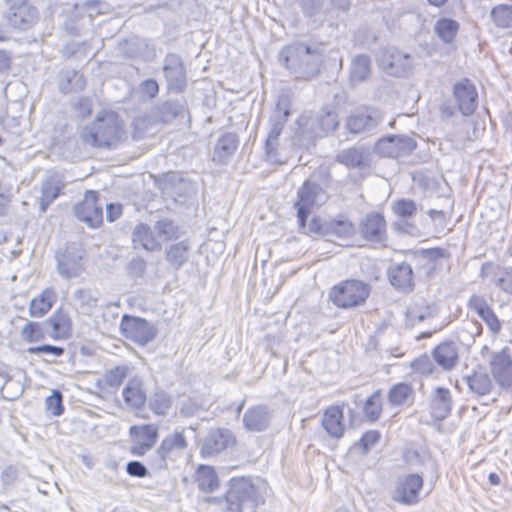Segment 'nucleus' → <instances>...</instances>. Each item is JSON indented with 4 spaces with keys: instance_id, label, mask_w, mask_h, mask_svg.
Returning <instances> with one entry per match:
<instances>
[{
    "instance_id": "f257e3e1",
    "label": "nucleus",
    "mask_w": 512,
    "mask_h": 512,
    "mask_svg": "<svg viewBox=\"0 0 512 512\" xmlns=\"http://www.w3.org/2000/svg\"><path fill=\"white\" fill-rule=\"evenodd\" d=\"M325 57L322 45L293 41L280 50L278 58L280 64L296 80L309 81L319 75Z\"/></svg>"
},
{
    "instance_id": "f03ea898",
    "label": "nucleus",
    "mask_w": 512,
    "mask_h": 512,
    "mask_svg": "<svg viewBox=\"0 0 512 512\" xmlns=\"http://www.w3.org/2000/svg\"><path fill=\"white\" fill-rule=\"evenodd\" d=\"M125 136L124 122L111 110L100 111L80 132L83 143L96 148L116 147Z\"/></svg>"
},
{
    "instance_id": "7ed1b4c3",
    "label": "nucleus",
    "mask_w": 512,
    "mask_h": 512,
    "mask_svg": "<svg viewBox=\"0 0 512 512\" xmlns=\"http://www.w3.org/2000/svg\"><path fill=\"white\" fill-rule=\"evenodd\" d=\"M224 512H242L245 507L256 508L263 500L257 495L252 480L248 477L232 478L224 495Z\"/></svg>"
},
{
    "instance_id": "20e7f679",
    "label": "nucleus",
    "mask_w": 512,
    "mask_h": 512,
    "mask_svg": "<svg viewBox=\"0 0 512 512\" xmlns=\"http://www.w3.org/2000/svg\"><path fill=\"white\" fill-rule=\"evenodd\" d=\"M291 115V101L289 96H279L276 107L269 118V132L265 140L264 150L268 160L281 163L279 159V137Z\"/></svg>"
},
{
    "instance_id": "39448f33",
    "label": "nucleus",
    "mask_w": 512,
    "mask_h": 512,
    "mask_svg": "<svg viewBox=\"0 0 512 512\" xmlns=\"http://www.w3.org/2000/svg\"><path fill=\"white\" fill-rule=\"evenodd\" d=\"M370 295V286L355 279L342 281L329 291L328 297L339 308L349 309L365 303Z\"/></svg>"
},
{
    "instance_id": "423d86ee",
    "label": "nucleus",
    "mask_w": 512,
    "mask_h": 512,
    "mask_svg": "<svg viewBox=\"0 0 512 512\" xmlns=\"http://www.w3.org/2000/svg\"><path fill=\"white\" fill-rule=\"evenodd\" d=\"M327 199L328 194L320 184L311 180L304 181L297 190V201L294 203L300 228L306 227L312 209L323 205Z\"/></svg>"
},
{
    "instance_id": "0eeeda50",
    "label": "nucleus",
    "mask_w": 512,
    "mask_h": 512,
    "mask_svg": "<svg viewBox=\"0 0 512 512\" xmlns=\"http://www.w3.org/2000/svg\"><path fill=\"white\" fill-rule=\"evenodd\" d=\"M120 332L128 340L145 346L157 336V329L153 323L145 318L124 314L120 322Z\"/></svg>"
},
{
    "instance_id": "6e6552de",
    "label": "nucleus",
    "mask_w": 512,
    "mask_h": 512,
    "mask_svg": "<svg viewBox=\"0 0 512 512\" xmlns=\"http://www.w3.org/2000/svg\"><path fill=\"white\" fill-rule=\"evenodd\" d=\"M84 251L75 244L67 245L55 253L56 271L63 279L79 277L84 271Z\"/></svg>"
},
{
    "instance_id": "1a4fd4ad",
    "label": "nucleus",
    "mask_w": 512,
    "mask_h": 512,
    "mask_svg": "<svg viewBox=\"0 0 512 512\" xmlns=\"http://www.w3.org/2000/svg\"><path fill=\"white\" fill-rule=\"evenodd\" d=\"M424 485L422 473H410L397 478L391 492V499L399 504L412 506L419 502L420 491Z\"/></svg>"
},
{
    "instance_id": "9d476101",
    "label": "nucleus",
    "mask_w": 512,
    "mask_h": 512,
    "mask_svg": "<svg viewBox=\"0 0 512 512\" xmlns=\"http://www.w3.org/2000/svg\"><path fill=\"white\" fill-rule=\"evenodd\" d=\"M416 148L415 140L403 134H390L377 140L373 151L386 158H399L411 154Z\"/></svg>"
},
{
    "instance_id": "9b49d317",
    "label": "nucleus",
    "mask_w": 512,
    "mask_h": 512,
    "mask_svg": "<svg viewBox=\"0 0 512 512\" xmlns=\"http://www.w3.org/2000/svg\"><path fill=\"white\" fill-rule=\"evenodd\" d=\"M163 74L167 89L173 93H182L187 87V71L182 57L169 52L163 59Z\"/></svg>"
},
{
    "instance_id": "f8f14e48",
    "label": "nucleus",
    "mask_w": 512,
    "mask_h": 512,
    "mask_svg": "<svg viewBox=\"0 0 512 512\" xmlns=\"http://www.w3.org/2000/svg\"><path fill=\"white\" fill-rule=\"evenodd\" d=\"M75 217L90 228H97L103 222V205L99 203V193L87 190L84 199L74 206Z\"/></svg>"
},
{
    "instance_id": "ddd939ff",
    "label": "nucleus",
    "mask_w": 512,
    "mask_h": 512,
    "mask_svg": "<svg viewBox=\"0 0 512 512\" xmlns=\"http://www.w3.org/2000/svg\"><path fill=\"white\" fill-rule=\"evenodd\" d=\"M359 233L368 242L384 245L388 239L384 215L376 211L367 213L359 223Z\"/></svg>"
},
{
    "instance_id": "4468645a",
    "label": "nucleus",
    "mask_w": 512,
    "mask_h": 512,
    "mask_svg": "<svg viewBox=\"0 0 512 512\" xmlns=\"http://www.w3.org/2000/svg\"><path fill=\"white\" fill-rule=\"evenodd\" d=\"M495 382L503 389L512 386V357L509 348L493 352L489 361Z\"/></svg>"
},
{
    "instance_id": "2eb2a0df",
    "label": "nucleus",
    "mask_w": 512,
    "mask_h": 512,
    "mask_svg": "<svg viewBox=\"0 0 512 512\" xmlns=\"http://www.w3.org/2000/svg\"><path fill=\"white\" fill-rule=\"evenodd\" d=\"M379 62L384 71L395 77H404L412 68V58L396 48L382 51Z\"/></svg>"
},
{
    "instance_id": "dca6fc26",
    "label": "nucleus",
    "mask_w": 512,
    "mask_h": 512,
    "mask_svg": "<svg viewBox=\"0 0 512 512\" xmlns=\"http://www.w3.org/2000/svg\"><path fill=\"white\" fill-rule=\"evenodd\" d=\"M188 446L186 437L183 431H175L173 434L166 436L158 449L156 450L155 457L151 460V465L155 469H164L167 466V458L175 452H182Z\"/></svg>"
},
{
    "instance_id": "f3484780",
    "label": "nucleus",
    "mask_w": 512,
    "mask_h": 512,
    "mask_svg": "<svg viewBox=\"0 0 512 512\" xmlns=\"http://www.w3.org/2000/svg\"><path fill=\"white\" fill-rule=\"evenodd\" d=\"M383 113L376 108H366L363 112L351 114L345 123L350 133H369L375 130L383 121Z\"/></svg>"
},
{
    "instance_id": "a211bd4d",
    "label": "nucleus",
    "mask_w": 512,
    "mask_h": 512,
    "mask_svg": "<svg viewBox=\"0 0 512 512\" xmlns=\"http://www.w3.org/2000/svg\"><path fill=\"white\" fill-rule=\"evenodd\" d=\"M453 96L457 102L459 111L464 116L474 113L478 103V93L475 85L468 78H463L453 86Z\"/></svg>"
},
{
    "instance_id": "6ab92c4d",
    "label": "nucleus",
    "mask_w": 512,
    "mask_h": 512,
    "mask_svg": "<svg viewBox=\"0 0 512 512\" xmlns=\"http://www.w3.org/2000/svg\"><path fill=\"white\" fill-rule=\"evenodd\" d=\"M236 443L233 432L226 428H217L209 432L205 438L201 453L204 456L217 455Z\"/></svg>"
},
{
    "instance_id": "aec40b11",
    "label": "nucleus",
    "mask_w": 512,
    "mask_h": 512,
    "mask_svg": "<svg viewBox=\"0 0 512 512\" xmlns=\"http://www.w3.org/2000/svg\"><path fill=\"white\" fill-rule=\"evenodd\" d=\"M38 16L37 9L29 5L25 0H19L13 3L7 13V21L10 26L26 30L36 21Z\"/></svg>"
},
{
    "instance_id": "412c9836",
    "label": "nucleus",
    "mask_w": 512,
    "mask_h": 512,
    "mask_svg": "<svg viewBox=\"0 0 512 512\" xmlns=\"http://www.w3.org/2000/svg\"><path fill=\"white\" fill-rule=\"evenodd\" d=\"M147 392L142 378L134 376L128 380L122 390V397L129 410L142 411L147 402Z\"/></svg>"
},
{
    "instance_id": "4be33fe9",
    "label": "nucleus",
    "mask_w": 512,
    "mask_h": 512,
    "mask_svg": "<svg viewBox=\"0 0 512 512\" xmlns=\"http://www.w3.org/2000/svg\"><path fill=\"white\" fill-rule=\"evenodd\" d=\"M390 284L397 290L410 292L415 286L414 272L407 262L393 263L387 271Z\"/></svg>"
},
{
    "instance_id": "5701e85b",
    "label": "nucleus",
    "mask_w": 512,
    "mask_h": 512,
    "mask_svg": "<svg viewBox=\"0 0 512 512\" xmlns=\"http://www.w3.org/2000/svg\"><path fill=\"white\" fill-rule=\"evenodd\" d=\"M271 413L265 405L249 407L243 414V427L249 432L265 431L270 424Z\"/></svg>"
},
{
    "instance_id": "b1692460",
    "label": "nucleus",
    "mask_w": 512,
    "mask_h": 512,
    "mask_svg": "<svg viewBox=\"0 0 512 512\" xmlns=\"http://www.w3.org/2000/svg\"><path fill=\"white\" fill-rule=\"evenodd\" d=\"M467 306L469 310L475 312L486 323L493 333L500 332L501 322L483 296L472 295Z\"/></svg>"
},
{
    "instance_id": "393cba45",
    "label": "nucleus",
    "mask_w": 512,
    "mask_h": 512,
    "mask_svg": "<svg viewBox=\"0 0 512 512\" xmlns=\"http://www.w3.org/2000/svg\"><path fill=\"white\" fill-rule=\"evenodd\" d=\"M321 425L326 433L335 439H340L345 433L344 412L340 406H329L323 413Z\"/></svg>"
},
{
    "instance_id": "a878e982",
    "label": "nucleus",
    "mask_w": 512,
    "mask_h": 512,
    "mask_svg": "<svg viewBox=\"0 0 512 512\" xmlns=\"http://www.w3.org/2000/svg\"><path fill=\"white\" fill-rule=\"evenodd\" d=\"M452 396L448 388L436 387L430 396V408L432 416L437 420H444L452 410Z\"/></svg>"
},
{
    "instance_id": "bb28decb",
    "label": "nucleus",
    "mask_w": 512,
    "mask_h": 512,
    "mask_svg": "<svg viewBox=\"0 0 512 512\" xmlns=\"http://www.w3.org/2000/svg\"><path fill=\"white\" fill-rule=\"evenodd\" d=\"M432 357L443 370L450 371L459 360L457 345L452 341L440 343L432 350Z\"/></svg>"
},
{
    "instance_id": "cd10ccee",
    "label": "nucleus",
    "mask_w": 512,
    "mask_h": 512,
    "mask_svg": "<svg viewBox=\"0 0 512 512\" xmlns=\"http://www.w3.org/2000/svg\"><path fill=\"white\" fill-rule=\"evenodd\" d=\"M239 145V138L236 133L226 132L218 139L214 151L213 161L218 164H226L234 155Z\"/></svg>"
},
{
    "instance_id": "c85d7f7f",
    "label": "nucleus",
    "mask_w": 512,
    "mask_h": 512,
    "mask_svg": "<svg viewBox=\"0 0 512 512\" xmlns=\"http://www.w3.org/2000/svg\"><path fill=\"white\" fill-rule=\"evenodd\" d=\"M471 394L483 397L490 394L494 388L493 381L485 371L474 370L471 374L462 377Z\"/></svg>"
},
{
    "instance_id": "c756f323",
    "label": "nucleus",
    "mask_w": 512,
    "mask_h": 512,
    "mask_svg": "<svg viewBox=\"0 0 512 512\" xmlns=\"http://www.w3.org/2000/svg\"><path fill=\"white\" fill-rule=\"evenodd\" d=\"M149 410L156 416H166L173 406L174 399L170 392L156 386L147 396Z\"/></svg>"
},
{
    "instance_id": "7c9ffc66",
    "label": "nucleus",
    "mask_w": 512,
    "mask_h": 512,
    "mask_svg": "<svg viewBox=\"0 0 512 512\" xmlns=\"http://www.w3.org/2000/svg\"><path fill=\"white\" fill-rule=\"evenodd\" d=\"M132 243L135 249H144L149 252L160 251L161 244L153 235L149 225L139 223L132 232Z\"/></svg>"
},
{
    "instance_id": "2f4dec72",
    "label": "nucleus",
    "mask_w": 512,
    "mask_h": 512,
    "mask_svg": "<svg viewBox=\"0 0 512 512\" xmlns=\"http://www.w3.org/2000/svg\"><path fill=\"white\" fill-rule=\"evenodd\" d=\"M415 392L411 384L399 382L392 385L388 391V401L395 407L410 406L413 404Z\"/></svg>"
},
{
    "instance_id": "473e14b6",
    "label": "nucleus",
    "mask_w": 512,
    "mask_h": 512,
    "mask_svg": "<svg viewBox=\"0 0 512 512\" xmlns=\"http://www.w3.org/2000/svg\"><path fill=\"white\" fill-rule=\"evenodd\" d=\"M57 300V294L53 288L44 289L41 294L33 298L29 306V314L31 317L44 316Z\"/></svg>"
},
{
    "instance_id": "72a5a7b5",
    "label": "nucleus",
    "mask_w": 512,
    "mask_h": 512,
    "mask_svg": "<svg viewBox=\"0 0 512 512\" xmlns=\"http://www.w3.org/2000/svg\"><path fill=\"white\" fill-rule=\"evenodd\" d=\"M191 243L185 239L170 245L165 252L166 260L174 269H180L189 259Z\"/></svg>"
},
{
    "instance_id": "f704fd0d",
    "label": "nucleus",
    "mask_w": 512,
    "mask_h": 512,
    "mask_svg": "<svg viewBox=\"0 0 512 512\" xmlns=\"http://www.w3.org/2000/svg\"><path fill=\"white\" fill-rule=\"evenodd\" d=\"M350 81L358 84L366 81L371 75V58L366 54H358L352 58L350 65Z\"/></svg>"
},
{
    "instance_id": "c9c22d12",
    "label": "nucleus",
    "mask_w": 512,
    "mask_h": 512,
    "mask_svg": "<svg viewBox=\"0 0 512 512\" xmlns=\"http://www.w3.org/2000/svg\"><path fill=\"white\" fill-rule=\"evenodd\" d=\"M59 90L63 94L80 91L86 86L84 75L73 69H65L59 75Z\"/></svg>"
},
{
    "instance_id": "e433bc0d",
    "label": "nucleus",
    "mask_w": 512,
    "mask_h": 512,
    "mask_svg": "<svg viewBox=\"0 0 512 512\" xmlns=\"http://www.w3.org/2000/svg\"><path fill=\"white\" fill-rule=\"evenodd\" d=\"M45 324L50 325L53 329L52 338H68L71 333V319L69 315L62 309H57Z\"/></svg>"
},
{
    "instance_id": "4c0bfd02",
    "label": "nucleus",
    "mask_w": 512,
    "mask_h": 512,
    "mask_svg": "<svg viewBox=\"0 0 512 512\" xmlns=\"http://www.w3.org/2000/svg\"><path fill=\"white\" fill-rule=\"evenodd\" d=\"M133 442L143 443L146 447H153L158 439L157 427L152 424L133 425L129 429Z\"/></svg>"
},
{
    "instance_id": "58836bf2",
    "label": "nucleus",
    "mask_w": 512,
    "mask_h": 512,
    "mask_svg": "<svg viewBox=\"0 0 512 512\" xmlns=\"http://www.w3.org/2000/svg\"><path fill=\"white\" fill-rule=\"evenodd\" d=\"M196 482L198 488L205 493L215 491L219 486V479L214 467L200 465L196 471Z\"/></svg>"
},
{
    "instance_id": "ea45409f",
    "label": "nucleus",
    "mask_w": 512,
    "mask_h": 512,
    "mask_svg": "<svg viewBox=\"0 0 512 512\" xmlns=\"http://www.w3.org/2000/svg\"><path fill=\"white\" fill-rule=\"evenodd\" d=\"M63 185L54 177L48 178L42 183L39 208L46 212L49 205L60 195Z\"/></svg>"
},
{
    "instance_id": "a19ab883",
    "label": "nucleus",
    "mask_w": 512,
    "mask_h": 512,
    "mask_svg": "<svg viewBox=\"0 0 512 512\" xmlns=\"http://www.w3.org/2000/svg\"><path fill=\"white\" fill-rule=\"evenodd\" d=\"M158 188L167 195H179L182 187H186L187 182L178 172H168L163 174L157 180Z\"/></svg>"
},
{
    "instance_id": "79ce46f5",
    "label": "nucleus",
    "mask_w": 512,
    "mask_h": 512,
    "mask_svg": "<svg viewBox=\"0 0 512 512\" xmlns=\"http://www.w3.org/2000/svg\"><path fill=\"white\" fill-rule=\"evenodd\" d=\"M154 230L158 237L166 242L178 240L184 234L181 227L169 218H162L156 221Z\"/></svg>"
},
{
    "instance_id": "37998d69",
    "label": "nucleus",
    "mask_w": 512,
    "mask_h": 512,
    "mask_svg": "<svg viewBox=\"0 0 512 512\" xmlns=\"http://www.w3.org/2000/svg\"><path fill=\"white\" fill-rule=\"evenodd\" d=\"M459 31V23L451 18L442 17L438 19L434 25V32L439 39L451 44Z\"/></svg>"
},
{
    "instance_id": "c03bdc74",
    "label": "nucleus",
    "mask_w": 512,
    "mask_h": 512,
    "mask_svg": "<svg viewBox=\"0 0 512 512\" xmlns=\"http://www.w3.org/2000/svg\"><path fill=\"white\" fill-rule=\"evenodd\" d=\"M403 460L412 469L428 464L431 469V478L435 480L438 478L437 464L429 456L421 455L417 450L408 449L403 454Z\"/></svg>"
},
{
    "instance_id": "a18cd8bd",
    "label": "nucleus",
    "mask_w": 512,
    "mask_h": 512,
    "mask_svg": "<svg viewBox=\"0 0 512 512\" xmlns=\"http://www.w3.org/2000/svg\"><path fill=\"white\" fill-rule=\"evenodd\" d=\"M186 113V105L179 100H168L159 107V117L163 122H170L175 118L184 117Z\"/></svg>"
},
{
    "instance_id": "49530a36",
    "label": "nucleus",
    "mask_w": 512,
    "mask_h": 512,
    "mask_svg": "<svg viewBox=\"0 0 512 512\" xmlns=\"http://www.w3.org/2000/svg\"><path fill=\"white\" fill-rule=\"evenodd\" d=\"M336 160L348 168H361L365 165L364 151L361 148L345 149L337 155Z\"/></svg>"
},
{
    "instance_id": "de8ad7c7",
    "label": "nucleus",
    "mask_w": 512,
    "mask_h": 512,
    "mask_svg": "<svg viewBox=\"0 0 512 512\" xmlns=\"http://www.w3.org/2000/svg\"><path fill=\"white\" fill-rule=\"evenodd\" d=\"M364 415L369 422H375L380 418L382 412L381 394L377 390L373 392L364 402Z\"/></svg>"
},
{
    "instance_id": "09e8293b",
    "label": "nucleus",
    "mask_w": 512,
    "mask_h": 512,
    "mask_svg": "<svg viewBox=\"0 0 512 512\" xmlns=\"http://www.w3.org/2000/svg\"><path fill=\"white\" fill-rule=\"evenodd\" d=\"M44 323L28 321L21 330V338L24 342L34 343L45 339Z\"/></svg>"
},
{
    "instance_id": "8fccbe9b",
    "label": "nucleus",
    "mask_w": 512,
    "mask_h": 512,
    "mask_svg": "<svg viewBox=\"0 0 512 512\" xmlns=\"http://www.w3.org/2000/svg\"><path fill=\"white\" fill-rule=\"evenodd\" d=\"M491 18L496 26L501 28L512 27V6L500 4L491 11Z\"/></svg>"
},
{
    "instance_id": "3c124183",
    "label": "nucleus",
    "mask_w": 512,
    "mask_h": 512,
    "mask_svg": "<svg viewBox=\"0 0 512 512\" xmlns=\"http://www.w3.org/2000/svg\"><path fill=\"white\" fill-rule=\"evenodd\" d=\"M129 370L128 366L122 365L106 371L104 375L105 384L111 388H118L128 376Z\"/></svg>"
},
{
    "instance_id": "603ef678",
    "label": "nucleus",
    "mask_w": 512,
    "mask_h": 512,
    "mask_svg": "<svg viewBox=\"0 0 512 512\" xmlns=\"http://www.w3.org/2000/svg\"><path fill=\"white\" fill-rule=\"evenodd\" d=\"M330 230L340 238H348L355 233V226L348 219H338L330 223Z\"/></svg>"
},
{
    "instance_id": "864d4df0",
    "label": "nucleus",
    "mask_w": 512,
    "mask_h": 512,
    "mask_svg": "<svg viewBox=\"0 0 512 512\" xmlns=\"http://www.w3.org/2000/svg\"><path fill=\"white\" fill-rule=\"evenodd\" d=\"M319 125L325 133L333 132L339 125L338 114L332 109H323L319 117Z\"/></svg>"
},
{
    "instance_id": "5fc2aeb1",
    "label": "nucleus",
    "mask_w": 512,
    "mask_h": 512,
    "mask_svg": "<svg viewBox=\"0 0 512 512\" xmlns=\"http://www.w3.org/2000/svg\"><path fill=\"white\" fill-rule=\"evenodd\" d=\"M393 211L402 218H410L417 212V205L411 199L402 198L394 202Z\"/></svg>"
},
{
    "instance_id": "6e6d98bb",
    "label": "nucleus",
    "mask_w": 512,
    "mask_h": 512,
    "mask_svg": "<svg viewBox=\"0 0 512 512\" xmlns=\"http://www.w3.org/2000/svg\"><path fill=\"white\" fill-rule=\"evenodd\" d=\"M45 404L46 409L54 416H60L64 413L63 395L58 390H53L52 394L46 398Z\"/></svg>"
},
{
    "instance_id": "4d7b16f0",
    "label": "nucleus",
    "mask_w": 512,
    "mask_h": 512,
    "mask_svg": "<svg viewBox=\"0 0 512 512\" xmlns=\"http://www.w3.org/2000/svg\"><path fill=\"white\" fill-rule=\"evenodd\" d=\"M150 121L147 116L135 117L132 121V138L136 141L144 138Z\"/></svg>"
},
{
    "instance_id": "13d9d810",
    "label": "nucleus",
    "mask_w": 512,
    "mask_h": 512,
    "mask_svg": "<svg viewBox=\"0 0 512 512\" xmlns=\"http://www.w3.org/2000/svg\"><path fill=\"white\" fill-rule=\"evenodd\" d=\"M412 368L416 372L426 376L433 374V372L435 371V365L427 355L415 359L412 362Z\"/></svg>"
},
{
    "instance_id": "bf43d9fd",
    "label": "nucleus",
    "mask_w": 512,
    "mask_h": 512,
    "mask_svg": "<svg viewBox=\"0 0 512 512\" xmlns=\"http://www.w3.org/2000/svg\"><path fill=\"white\" fill-rule=\"evenodd\" d=\"M26 352L28 354H51L56 357H60L64 354L65 349L61 346L51 345V344H43L39 346H31L28 347Z\"/></svg>"
},
{
    "instance_id": "052dcab7",
    "label": "nucleus",
    "mask_w": 512,
    "mask_h": 512,
    "mask_svg": "<svg viewBox=\"0 0 512 512\" xmlns=\"http://www.w3.org/2000/svg\"><path fill=\"white\" fill-rule=\"evenodd\" d=\"M380 432L377 430L366 431L358 441L359 447L364 453H367L380 440Z\"/></svg>"
},
{
    "instance_id": "680f3d73",
    "label": "nucleus",
    "mask_w": 512,
    "mask_h": 512,
    "mask_svg": "<svg viewBox=\"0 0 512 512\" xmlns=\"http://www.w3.org/2000/svg\"><path fill=\"white\" fill-rule=\"evenodd\" d=\"M139 91L143 96L153 99L159 93V84L153 78L146 79L140 83Z\"/></svg>"
},
{
    "instance_id": "e2e57ef3",
    "label": "nucleus",
    "mask_w": 512,
    "mask_h": 512,
    "mask_svg": "<svg viewBox=\"0 0 512 512\" xmlns=\"http://www.w3.org/2000/svg\"><path fill=\"white\" fill-rule=\"evenodd\" d=\"M200 410L198 402L192 398L183 400L180 405L179 413L184 417H192Z\"/></svg>"
},
{
    "instance_id": "0e129e2a",
    "label": "nucleus",
    "mask_w": 512,
    "mask_h": 512,
    "mask_svg": "<svg viewBox=\"0 0 512 512\" xmlns=\"http://www.w3.org/2000/svg\"><path fill=\"white\" fill-rule=\"evenodd\" d=\"M126 472L130 476L139 477V478L145 477L148 474V470H147L146 466L137 460L129 461L126 464Z\"/></svg>"
},
{
    "instance_id": "69168bd1",
    "label": "nucleus",
    "mask_w": 512,
    "mask_h": 512,
    "mask_svg": "<svg viewBox=\"0 0 512 512\" xmlns=\"http://www.w3.org/2000/svg\"><path fill=\"white\" fill-rule=\"evenodd\" d=\"M73 297L78 300L82 305L95 306L97 299L91 295V292L87 289L79 288L73 293Z\"/></svg>"
},
{
    "instance_id": "338daca9",
    "label": "nucleus",
    "mask_w": 512,
    "mask_h": 512,
    "mask_svg": "<svg viewBox=\"0 0 512 512\" xmlns=\"http://www.w3.org/2000/svg\"><path fill=\"white\" fill-rule=\"evenodd\" d=\"M18 477L17 468L13 465L7 466L0 475L1 481L4 486L9 487L13 485Z\"/></svg>"
},
{
    "instance_id": "774afa93",
    "label": "nucleus",
    "mask_w": 512,
    "mask_h": 512,
    "mask_svg": "<svg viewBox=\"0 0 512 512\" xmlns=\"http://www.w3.org/2000/svg\"><path fill=\"white\" fill-rule=\"evenodd\" d=\"M498 285L505 292L512 294V269L505 270L504 274L498 279Z\"/></svg>"
}]
</instances>
